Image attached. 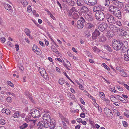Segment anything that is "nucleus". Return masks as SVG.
<instances>
[{
	"mask_svg": "<svg viewBox=\"0 0 129 129\" xmlns=\"http://www.w3.org/2000/svg\"><path fill=\"white\" fill-rule=\"evenodd\" d=\"M109 10L114 15L117 17L119 19L121 18V13L119 9L115 6L110 5L109 6Z\"/></svg>",
	"mask_w": 129,
	"mask_h": 129,
	"instance_id": "nucleus-1",
	"label": "nucleus"
},
{
	"mask_svg": "<svg viewBox=\"0 0 129 129\" xmlns=\"http://www.w3.org/2000/svg\"><path fill=\"white\" fill-rule=\"evenodd\" d=\"M121 42L119 40H114L112 41V46L116 50H119L121 47Z\"/></svg>",
	"mask_w": 129,
	"mask_h": 129,
	"instance_id": "nucleus-2",
	"label": "nucleus"
},
{
	"mask_svg": "<svg viewBox=\"0 0 129 129\" xmlns=\"http://www.w3.org/2000/svg\"><path fill=\"white\" fill-rule=\"evenodd\" d=\"M43 119L45 123L46 124V125H45L46 126V127H48L51 120V118L49 114L48 113L45 114L43 115Z\"/></svg>",
	"mask_w": 129,
	"mask_h": 129,
	"instance_id": "nucleus-3",
	"label": "nucleus"
},
{
	"mask_svg": "<svg viewBox=\"0 0 129 129\" xmlns=\"http://www.w3.org/2000/svg\"><path fill=\"white\" fill-rule=\"evenodd\" d=\"M30 115L34 118H38L40 116L41 112L39 110L36 109H32L30 112Z\"/></svg>",
	"mask_w": 129,
	"mask_h": 129,
	"instance_id": "nucleus-4",
	"label": "nucleus"
},
{
	"mask_svg": "<svg viewBox=\"0 0 129 129\" xmlns=\"http://www.w3.org/2000/svg\"><path fill=\"white\" fill-rule=\"evenodd\" d=\"M95 16L97 19L101 21L103 20L105 17L104 14L101 11H98L96 13Z\"/></svg>",
	"mask_w": 129,
	"mask_h": 129,
	"instance_id": "nucleus-5",
	"label": "nucleus"
},
{
	"mask_svg": "<svg viewBox=\"0 0 129 129\" xmlns=\"http://www.w3.org/2000/svg\"><path fill=\"white\" fill-rule=\"evenodd\" d=\"M118 30L120 32V35L123 37H128L129 33L128 34L127 31L124 29L123 26L119 27L118 28Z\"/></svg>",
	"mask_w": 129,
	"mask_h": 129,
	"instance_id": "nucleus-6",
	"label": "nucleus"
},
{
	"mask_svg": "<svg viewBox=\"0 0 129 129\" xmlns=\"http://www.w3.org/2000/svg\"><path fill=\"white\" fill-rule=\"evenodd\" d=\"M39 71L41 75L45 79H48L49 78L47 74L46 73L45 70L42 67H40Z\"/></svg>",
	"mask_w": 129,
	"mask_h": 129,
	"instance_id": "nucleus-7",
	"label": "nucleus"
},
{
	"mask_svg": "<svg viewBox=\"0 0 129 129\" xmlns=\"http://www.w3.org/2000/svg\"><path fill=\"white\" fill-rule=\"evenodd\" d=\"M106 18L109 24L113 23L115 22V18L111 14H107L106 16Z\"/></svg>",
	"mask_w": 129,
	"mask_h": 129,
	"instance_id": "nucleus-8",
	"label": "nucleus"
},
{
	"mask_svg": "<svg viewBox=\"0 0 129 129\" xmlns=\"http://www.w3.org/2000/svg\"><path fill=\"white\" fill-rule=\"evenodd\" d=\"M84 2L88 5L93 6L97 3V0H83Z\"/></svg>",
	"mask_w": 129,
	"mask_h": 129,
	"instance_id": "nucleus-9",
	"label": "nucleus"
},
{
	"mask_svg": "<svg viewBox=\"0 0 129 129\" xmlns=\"http://www.w3.org/2000/svg\"><path fill=\"white\" fill-rule=\"evenodd\" d=\"M81 18L82 19V20H78L77 22V26L78 28H82L84 26V23L85 22L84 19L83 17H81Z\"/></svg>",
	"mask_w": 129,
	"mask_h": 129,
	"instance_id": "nucleus-10",
	"label": "nucleus"
},
{
	"mask_svg": "<svg viewBox=\"0 0 129 129\" xmlns=\"http://www.w3.org/2000/svg\"><path fill=\"white\" fill-rule=\"evenodd\" d=\"M108 26V25L107 23L102 22L101 24L99 25L98 29L100 31H103L107 28Z\"/></svg>",
	"mask_w": 129,
	"mask_h": 129,
	"instance_id": "nucleus-11",
	"label": "nucleus"
},
{
	"mask_svg": "<svg viewBox=\"0 0 129 129\" xmlns=\"http://www.w3.org/2000/svg\"><path fill=\"white\" fill-rule=\"evenodd\" d=\"M104 111L105 113L108 117L112 118L113 116V114L111 110L108 108H105L104 109Z\"/></svg>",
	"mask_w": 129,
	"mask_h": 129,
	"instance_id": "nucleus-12",
	"label": "nucleus"
},
{
	"mask_svg": "<svg viewBox=\"0 0 129 129\" xmlns=\"http://www.w3.org/2000/svg\"><path fill=\"white\" fill-rule=\"evenodd\" d=\"M33 51L37 54L40 55L41 54V50L36 45H33Z\"/></svg>",
	"mask_w": 129,
	"mask_h": 129,
	"instance_id": "nucleus-13",
	"label": "nucleus"
},
{
	"mask_svg": "<svg viewBox=\"0 0 129 129\" xmlns=\"http://www.w3.org/2000/svg\"><path fill=\"white\" fill-rule=\"evenodd\" d=\"M100 34V33L99 31L97 29H95L94 32H93L92 34V39H96L99 36Z\"/></svg>",
	"mask_w": 129,
	"mask_h": 129,
	"instance_id": "nucleus-14",
	"label": "nucleus"
},
{
	"mask_svg": "<svg viewBox=\"0 0 129 129\" xmlns=\"http://www.w3.org/2000/svg\"><path fill=\"white\" fill-rule=\"evenodd\" d=\"M46 124H45L44 122V121H41L38 122L37 124V126H39V127H43L44 126L45 128H47L48 127H46L45 125Z\"/></svg>",
	"mask_w": 129,
	"mask_h": 129,
	"instance_id": "nucleus-15",
	"label": "nucleus"
},
{
	"mask_svg": "<svg viewBox=\"0 0 129 129\" xmlns=\"http://www.w3.org/2000/svg\"><path fill=\"white\" fill-rule=\"evenodd\" d=\"M66 3L69 5L73 6L76 3V0H67Z\"/></svg>",
	"mask_w": 129,
	"mask_h": 129,
	"instance_id": "nucleus-16",
	"label": "nucleus"
},
{
	"mask_svg": "<svg viewBox=\"0 0 129 129\" xmlns=\"http://www.w3.org/2000/svg\"><path fill=\"white\" fill-rule=\"evenodd\" d=\"M84 17L85 19L88 21H91L93 20L92 16L88 14H85L84 15Z\"/></svg>",
	"mask_w": 129,
	"mask_h": 129,
	"instance_id": "nucleus-17",
	"label": "nucleus"
},
{
	"mask_svg": "<svg viewBox=\"0 0 129 129\" xmlns=\"http://www.w3.org/2000/svg\"><path fill=\"white\" fill-rule=\"evenodd\" d=\"M128 49L127 48L125 47H121L120 49V53H121V54H122V53H124L127 52V50Z\"/></svg>",
	"mask_w": 129,
	"mask_h": 129,
	"instance_id": "nucleus-18",
	"label": "nucleus"
},
{
	"mask_svg": "<svg viewBox=\"0 0 129 129\" xmlns=\"http://www.w3.org/2000/svg\"><path fill=\"white\" fill-rule=\"evenodd\" d=\"M110 28L113 31H118V28L116 26L111 24L110 26Z\"/></svg>",
	"mask_w": 129,
	"mask_h": 129,
	"instance_id": "nucleus-19",
	"label": "nucleus"
},
{
	"mask_svg": "<svg viewBox=\"0 0 129 129\" xmlns=\"http://www.w3.org/2000/svg\"><path fill=\"white\" fill-rule=\"evenodd\" d=\"M81 11L83 12L87 13L89 11L88 8L86 7L83 6L81 7L80 9Z\"/></svg>",
	"mask_w": 129,
	"mask_h": 129,
	"instance_id": "nucleus-20",
	"label": "nucleus"
},
{
	"mask_svg": "<svg viewBox=\"0 0 129 129\" xmlns=\"http://www.w3.org/2000/svg\"><path fill=\"white\" fill-rule=\"evenodd\" d=\"M87 27L88 29H93L94 28V26L93 24L91 23H88L87 25Z\"/></svg>",
	"mask_w": 129,
	"mask_h": 129,
	"instance_id": "nucleus-21",
	"label": "nucleus"
},
{
	"mask_svg": "<svg viewBox=\"0 0 129 129\" xmlns=\"http://www.w3.org/2000/svg\"><path fill=\"white\" fill-rule=\"evenodd\" d=\"M121 47H128V43L126 41H124L122 42H121Z\"/></svg>",
	"mask_w": 129,
	"mask_h": 129,
	"instance_id": "nucleus-22",
	"label": "nucleus"
},
{
	"mask_svg": "<svg viewBox=\"0 0 129 129\" xmlns=\"http://www.w3.org/2000/svg\"><path fill=\"white\" fill-rule=\"evenodd\" d=\"M101 6H95L93 8V11L94 12L98 11L101 10Z\"/></svg>",
	"mask_w": 129,
	"mask_h": 129,
	"instance_id": "nucleus-23",
	"label": "nucleus"
},
{
	"mask_svg": "<svg viewBox=\"0 0 129 129\" xmlns=\"http://www.w3.org/2000/svg\"><path fill=\"white\" fill-rule=\"evenodd\" d=\"M106 38L103 36H100L99 41L100 42H103L106 41Z\"/></svg>",
	"mask_w": 129,
	"mask_h": 129,
	"instance_id": "nucleus-24",
	"label": "nucleus"
},
{
	"mask_svg": "<svg viewBox=\"0 0 129 129\" xmlns=\"http://www.w3.org/2000/svg\"><path fill=\"white\" fill-rule=\"evenodd\" d=\"M106 36L108 37H112L114 36V34L111 31H108L106 34Z\"/></svg>",
	"mask_w": 129,
	"mask_h": 129,
	"instance_id": "nucleus-25",
	"label": "nucleus"
},
{
	"mask_svg": "<svg viewBox=\"0 0 129 129\" xmlns=\"http://www.w3.org/2000/svg\"><path fill=\"white\" fill-rule=\"evenodd\" d=\"M72 16L74 19H77L79 18V16L77 13L74 12L72 14Z\"/></svg>",
	"mask_w": 129,
	"mask_h": 129,
	"instance_id": "nucleus-26",
	"label": "nucleus"
},
{
	"mask_svg": "<svg viewBox=\"0 0 129 129\" xmlns=\"http://www.w3.org/2000/svg\"><path fill=\"white\" fill-rule=\"evenodd\" d=\"M24 31L26 34L29 36H30V31L29 29L26 28L25 29Z\"/></svg>",
	"mask_w": 129,
	"mask_h": 129,
	"instance_id": "nucleus-27",
	"label": "nucleus"
},
{
	"mask_svg": "<svg viewBox=\"0 0 129 129\" xmlns=\"http://www.w3.org/2000/svg\"><path fill=\"white\" fill-rule=\"evenodd\" d=\"M119 74L123 77H126L127 76V73L122 69V70L120 72H119Z\"/></svg>",
	"mask_w": 129,
	"mask_h": 129,
	"instance_id": "nucleus-28",
	"label": "nucleus"
},
{
	"mask_svg": "<svg viewBox=\"0 0 129 129\" xmlns=\"http://www.w3.org/2000/svg\"><path fill=\"white\" fill-rule=\"evenodd\" d=\"M28 126V124L26 123H24L20 127V128L21 129H24Z\"/></svg>",
	"mask_w": 129,
	"mask_h": 129,
	"instance_id": "nucleus-29",
	"label": "nucleus"
},
{
	"mask_svg": "<svg viewBox=\"0 0 129 129\" xmlns=\"http://www.w3.org/2000/svg\"><path fill=\"white\" fill-rule=\"evenodd\" d=\"M19 116L20 115L18 111H16L13 115V117L15 118L19 117Z\"/></svg>",
	"mask_w": 129,
	"mask_h": 129,
	"instance_id": "nucleus-30",
	"label": "nucleus"
},
{
	"mask_svg": "<svg viewBox=\"0 0 129 129\" xmlns=\"http://www.w3.org/2000/svg\"><path fill=\"white\" fill-rule=\"evenodd\" d=\"M124 59L126 61H128L129 60V56L127 55H126L125 54L124 55L123 57Z\"/></svg>",
	"mask_w": 129,
	"mask_h": 129,
	"instance_id": "nucleus-31",
	"label": "nucleus"
},
{
	"mask_svg": "<svg viewBox=\"0 0 129 129\" xmlns=\"http://www.w3.org/2000/svg\"><path fill=\"white\" fill-rule=\"evenodd\" d=\"M64 82V80L62 78H60L59 80V83L61 85L63 84Z\"/></svg>",
	"mask_w": 129,
	"mask_h": 129,
	"instance_id": "nucleus-32",
	"label": "nucleus"
},
{
	"mask_svg": "<svg viewBox=\"0 0 129 129\" xmlns=\"http://www.w3.org/2000/svg\"><path fill=\"white\" fill-rule=\"evenodd\" d=\"M5 8L8 10H11V7L10 5L7 4L5 5Z\"/></svg>",
	"mask_w": 129,
	"mask_h": 129,
	"instance_id": "nucleus-33",
	"label": "nucleus"
},
{
	"mask_svg": "<svg viewBox=\"0 0 129 129\" xmlns=\"http://www.w3.org/2000/svg\"><path fill=\"white\" fill-rule=\"evenodd\" d=\"M110 2L109 0H105V3L104 5L106 6H108L110 4Z\"/></svg>",
	"mask_w": 129,
	"mask_h": 129,
	"instance_id": "nucleus-34",
	"label": "nucleus"
},
{
	"mask_svg": "<svg viewBox=\"0 0 129 129\" xmlns=\"http://www.w3.org/2000/svg\"><path fill=\"white\" fill-rule=\"evenodd\" d=\"M69 11L71 12L72 13L73 12H77L76 9L74 7H72V8Z\"/></svg>",
	"mask_w": 129,
	"mask_h": 129,
	"instance_id": "nucleus-35",
	"label": "nucleus"
},
{
	"mask_svg": "<svg viewBox=\"0 0 129 129\" xmlns=\"http://www.w3.org/2000/svg\"><path fill=\"white\" fill-rule=\"evenodd\" d=\"M50 124L55 125V121L53 119H52L50 123Z\"/></svg>",
	"mask_w": 129,
	"mask_h": 129,
	"instance_id": "nucleus-36",
	"label": "nucleus"
},
{
	"mask_svg": "<svg viewBox=\"0 0 129 129\" xmlns=\"http://www.w3.org/2000/svg\"><path fill=\"white\" fill-rule=\"evenodd\" d=\"M5 113L7 115H10L11 111L8 108H6V110L5 111Z\"/></svg>",
	"mask_w": 129,
	"mask_h": 129,
	"instance_id": "nucleus-37",
	"label": "nucleus"
},
{
	"mask_svg": "<svg viewBox=\"0 0 129 129\" xmlns=\"http://www.w3.org/2000/svg\"><path fill=\"white\" fill-rule=\"evenodd\" d=\"M125 9L126 11L129 12V4H127L126 5L125 7Z\"/></svg>",
	"mask_w": 129,
	"mask_h": 129,
	"instance_id": "nucleus-38",
	"label": "nucleus"
},
{
	"mask_svg": "<svg viewBox=\"0 0 129 129\" xmlns=\"http://www.w3.org/2000/svg\"><path fill=\"white\" fill-rule=\"evenodd\" d=\"M67 63H68V64H66L65 63H63V66L65 67H66L67 66H68L69 67H70L71 66L70 64V62H68L67 60Z\"/></svg>",
	"mask_w": 129,
	"mask_h": 129,
	"instance_id": "nucleus-39",
	"label": "nucleus"
},
{
	"mask_svg": "<svg viewBox=\"0 0 129 129\" xmlns=\"http://www.w3.org/2000/svg\"><path fill=\"white\" fill-rule=\"evenodd\" d=\"M103 65L105 69H107L108 70H110V69L109 67L107 66L105 63H103Z\"/></svg>",
	"mask_w": 129,
	"mask_h": 129,
	"instance_id": "nucleus-40",
	"label": "nucleus"
},
{
	"mask_svg": "<svg viewBox=\"0 0 129 129\" xmlns=\"http://www.w3.org/2000/svg\"><path fill=\"white\" fill-rule=\"evenodd\" d=\"M116 24L117 25H118L119 27H122V24L120 21H117L116 22Z\"/></svg>",
	"mask_w": 129,
	"mask_h": 129,
	"instance_id": "nucleus-41",
	"label": "nucleus"
},
{
	"mask_svg": "<svg viewBox=\"0 0 129 129\" xmlns=\"http://www.w3.org/2000/svg\"><path fill=\"white\" fill-rule=\"evenodd\" d=\"M86 36L87 37H88L89 36H90V33L88 31H86Z\"/></svg>",
	"mask_w": 129,
	"mask_h": 129,
	"instance_id": "nucleus-42",
	"label": "nucleus"
},
{
	"mask_svg": "<svg viewBox=\"0 0 129 129\" xmlns=\"http://www.w3.org/2000/svg\"><path fill=\"white\" fill-rule=\"evenodd\" d=\"M116 69L118 72H119V73L122 70V69L119 67H116Z\"/></svg>",
	"mask_w": 129,
	"mask_h": 129,
	"instance_id": "nucleus-43",
	"label": "nucleus"
},
{
	"mask_svg": "<svg viewBox=\"0 0 129 129\" xmlns=\"http://www.w3.org/2000/svg\"><path fill=\"white\" fill-rule=\"evenodd\" d=\"M22 5L24 6H26L28 4V3L26 1H24L22 3Z\"/></svg>",
	"mask_w": 129,
	"mask_h": 129,
	"instance_id": "nucleus-44",
	"label": "nucleus"
},
{
	"mask_svg": "<svg viewBox=\"0 0 129 129\" xmlns=\"http://www.w3.org/2000/svg\"><path fill=\"white\" fill-rule=\"evenodd\" d=\"M81 3V2H80L79 0H78L76 1V3H77L78 5L79 6H81L82 5Z\"/></svg>",
	"mask_w": 129,
	"mask_h": 129,
	"instance_id": "nucleus-45",
	"label": "nucleus"
},
{
	"mask_svg": "<svg viewBox=\"0 0 129 129\" xmlns=\"http://www.w3.org/2000/svg\"><path fill=\"white\" fill-rule=\"evenodd\" d=\"M27 11L28 12H30L31 11V7L30 5L28 7Z\"/></svg>",
	"mask_w": 129,
	"mask_h": 129,
	"instance_id": "nucleus-46",
	"label": "nucleus"
},
{
	"mask_svg": "<svg viewBox=\"0 0 129 129\" xmlns=\"http://www.w3.org/2000/svg\"><path fill=\"white\" fill-rule=\"evenodd\" d=\"M119 100L123 103H125L126 102V100L124 98H122V97L121 98H120V99Z\"/></svg>",
	"mask_w": 129,
	"mask_h": 129,
	"instance_id": "nucleus-47",
	"label": "nucleus"
},
{
	"mask_svg": "<svg viewBox=\"0 0 129 129\" xmlns=\"http://www.w3.org/2000/svg\"><path fill=\"white\" fill-rule=\"evenodd\" d=\"M7 44L10 47H12L13 46L12 44L9 41L7 42Z\"/></svg>",
	"mask_w": 129,
	"mask_h": 129,
	"instance_id": "nucleus-48",
	"label": "nucleus"
},
{
	"mask_svg": "<svg viewBox=\"0 0 129 129\" xmlns=\"http://www.w3.org/2000/svg\"><path fill=\"white\" fill-rule=\"evenodd\" d=\"M106 49L107 50L110 52H111L112 51L111 49L109 46H107L106 47Z\"/></svg>",
	"mask_w": 129,
	"mask_h": 129,
	"instance_id": "nucleus-49",
	"label": "nucleus"
},
{
	"mask_svg": "<svg viewBox=\"0 0 129 129\" xmlns=\"http://www.w3.org/2000/svg\"><path fill=\"white\" fill-rule=\"evenodd\" d=\"M122 123L124 127H126L127 126V123L125 121H123Z\"/></svg>",
	"mask_w": 129,
	"mask_h": 129,
	"instance_id": "nucleus-50",
	"label": "nucleus"
},
{
	"mask_svg": "<svg viewBox=\"0 0 129 129\" xmlns=\"http://www.w3.org/2000/svg\"><path fill=\"white\" fill-rule=\"evenodd\" d=\"M8 84L12 87H14V85L10 81H8Z\"/></svg>",
	"mask_w": 129,
	"mask_h": 129,
	"instance_id": "nucleus-51",
	"label": "nucleus"
},
{
	"mask_svg": "<svg viewBox=\"0 0 129 129\" xmlns=\"http://www.w3.org/2000/svg\"><path fill=\"white\" fill-rule=\"evenodd\" d=\"M5 121L3 120H1L0 121V123L2 125H4L5 123Z\"/></svg>",
	"mask_w": 129,
	"mask_h": 129,
	"instance_id": "nucleus-52",
	"label": "nucleus"
},
{
	"mask_svg": "<svg viewBox=\"0 0 129 129\" xmlns=\"http://www.w3.org/2000/svg\"><path fill=\"white\" fill-rule=\"evenodd\" d=\"M98 106H97V107H98V109L100 113H101L102 112V109L98 105H97Z\"/></svg>",
	"mask_w": 129,
	"mask_h": 129,
	"instance_id": "nucleus-53",
	"label": "nucleus"
},
{
	"mask_svg": "<svg viewBox=\"0 0 129 129\" xmlns=\"http://www.w3.org/2000/svg\"><path fill=\"white\" fill-rule=\"evenodd\" d=\"M80 117H81L84 118L85 116V114L83 113H82L80 115Z\"/></svg>",
	"mask_w": 129,
	"mask_h": 129,
	"instance_id": "nucleus-54",
	"label": "nucleus"
},
{
	"mask_svg": "<svg viewBox=\"0 0 129 129\" xmlns=\"http://www.w3.org/2000/svg\"><path fill=\"white\" fill-rule=\"evenodd\" d=\"M79 85V87L80 89L81 90H83V87L82 85L80 84V83L78 84Z\"/></svg>",
	"mask_w": 129,
	"mask_h": 129,
	"instance_id": "nucleus-55",
	"label": "nucleus"
},
{
	"mask_svg": "<svg viewBox=\"0 0 129 129\" xmlns=\"http://www.w3.org/2000/svg\"><path fill=\"white\" fill-rule=\"evenodd\" d=\"M77 122L80 123H81V122L82 121V119L81 118H77Z\"/></svg>",
	"mask_w": 129,
	"mask_h": 129,
	"instance_id": "nucleus-56",
	"label": "nucleus"
},
{
	"mask_svg": "<svg viewBox=\"0 0 129 129\" xmlns=\"http://www.w3.org/2000/svg\"><path fill=\"white\" fill-rule=\"evenodd\" d=\"M55 125H51L50 124V129H53L55 126Z\"/></svg>",
	"mask_w": 129,
	"mask_h": 129,
	"instance_id": "nucleus-57",
	"label": "nucleus"
},
{
	"mask_svg": "<svg viewBox=\"0 0 129 129\" xmlns=\"http://www.w3.org/2000/svg\"><path fill=\"white\" fill-rule=\"evenodd\" d=\"M53 52H55L57 54H59V52H58L57 50L56 49H54L52 50Z\"/></svg>",
	"mask_w": 129,
	"mask_h": 129,
	"instance_id": "nucleus-58",
	"label": "nucleus"
},
{
	"mask_svg": "<svg viewBox=\"0 0 129 129\" xmlns=\"http://www.w3.org/2000/svg\"><path fill=\"white\" fill-rule=\"evenodd\" d=\"M15 47L16 48V51H18L19 50V45L18 44H16L15 45Z\"/></svg>",
	"mask_w": 129,
	"mask_h": 129,
	"instance_id": "nucleus-59",
	"label": "nucleus"
},
{
	"mask_svg": "<svg viewBox=\"0 0 129 129\" xmlns=\"http://www.w3.org/2000/svg\"><path fill=\"white\" fill-rule=\"evenodd\" d=\"M11 98L10 97H8L7 98V100L8 102H10L11 101Z\"/></svg>",
	"mask_w": 129,
	"mask_h": 129,
	"instance_id": "nucleus-60",
	"label": "nucleus"
},
{
	"mask_svg": "<svg viewBox=\"0 0 129 129\" xmlns=\"http://www.w3.org/2000/svg\"><path fill=\"white\" fill-rule=\"evenodd\" d=\"M57 5H58L60 7V8L61 9H62V7L61 6V5L60 3L59 2V1H57Z\"/></svg>",
	"mask_w": 129,
	"mask_h": 129,
	"instance_id": "nucleus-61",
	"label": "nucleus"
},
{
	"mask_svg": "<svg viewBox=\"0 0 129 129\" xmlns=\"http://www.w3.org/2000/svg\"><path fill=\"white\" fill-rule=\"evenodd\" d=\"M80 100L82 104L83 105L85 104V103L84 101L83 100L82 98H80Z\"/></svg>",
	"mask_w": 129,
	"mask_h": 129,
	"instance_id": "nucleus-62",
	"label": "nucleus"
},
{
	"mask_svg": "<svg viewBox=\"0 0 129 129\" xmlns=\"http://www.w3.org/2000/svg\"><path fill=\"white\" fill-rule=\"evenodd\" d=\"M124 86L127 89L129 88V86L125 84H124Z\"/></svg>",
	"mask_w": 129,
	"mask_h": 129,
	"instance_id": "nucleus-63",
	"label": "nucleus"
},
{
	"mask_svg": "<svg viewBox=\"0 0 129 129\" xmlns=\"http://www.w3.org/2000/svg\"><path fill=\"white\" fill-rule=\"evenodd\" d=\"M5 38H1V40L3 43L5 41Z\"/></svg>",
	"mask_w": 129,
	"mask_h": 129,
	"instance_id": "nucleus-64",
	"label": "nucleus"
}]
</instances>
